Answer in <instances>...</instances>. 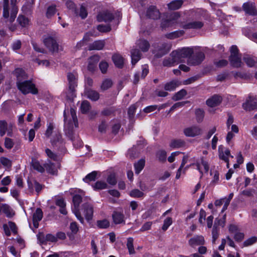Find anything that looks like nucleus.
I'll use <instances>...</instances> for the list:
<instances>
[{
    "mask_svg": "<svg viewBox=\"0 0 257 257\" xmlns=\"http://www.w3.org/2000/svg\"><path fill=\"white\" fill-rule=\"evenodd\" d=\"M64 129L66 135L72 142L74 147L78 148L83 146V142L79 136L75 134L72 131V126L70 125L71 119L74 122L76 127L78 126L77 117L76 110L71 108L70 110H65L64 111Z\"/></svg>",
    "mask_w": 257,
    "mask_h": 257,
    "instance_id": "nucleus-1",
    "label": "nucleus"
},
{
    "mask_svg": "<svg viewBox=\"0 0 257 257\" xmlns=\"http://www.w3.org/2000/svg\"><path fill=\"white\" fill-rule=\"evenodd\" d=\"M17 0H11L10 3H4L3 17L7 23L14 22L18 9L16 5Z\"/></svg>",
    "mask_w": 257,
    "mask_h": 257,
    "instance_id": "nucleus-2",
    "label": "nucleus"
},
{
    "mask_svg": "<svg viewBox=\"0 0 257 257\" xmlns=\"http://www.w3.org/2000/svg\"><path fill=\"white\" fill-rule=\"evenodd\" d=\"M17 86L23 94L31 93L36 94L38 93V90L35 87V84L30 80H25L22 81H17Z\"/></svg>",
    "mask_w": 257,
    "mask_h": 257,
    "instance_id": "nucleus-3",
    "label": "nucleus"
},
{
    "mask_svg": "<svg viewBox=\"0 0 257 257\" xmlns=\"http://www.w3.org/2000/svg\"><path fill=\"white\" fill-rule=\"evenodd\" d=\"M193 50L190 48H183L172 52V56L176 57L178 63L184 61V59L189 57L193 54Z\"/></svg>",
    "mask_w": 257,
    "mask_h": 257,
    "instance_id": "nucleus-4",
    "label": "nucleus"
},
{
    "mask_svg": "<svg viewBox=\"0 0 257 257\" xmlns=\"http://www.w3.org/2000/svg\"><path fill=\"white\" fill-rule=\"evenodd\" d=\"M203 130L197 125H193L184 129V134L187 137L194 138L201 136L203 134Z\"/></svg>",
    "mask_w": 257,
    "mask_h": 257,
    "instance_id": "nucleus-5",
    "label": "nucleus"
},
{
    "mask_svg": "<svg viewBox=\"0 0 257 257\" xmlns=\"http://www.w3.org/2000/svg\"><path fill=\"white\" fill-rule=\"evenodd\" d=\"M81 201L82 197L80 195L76 194L74 195L73 197V202L74 204V208L73 209V211L77 218L80 221L81 223H83L84 222V219L83 217L81 216L78 210L79 206Z\"/></svg>",
    "mask_w": 257,
    "mask_h": 257,
    "instance_id": "nucleus-6",
    "label": "nucleus"
},
{
    "mask_svg": "<svg viewBox=\"0 0 257 257\" xmlns=\"http://www.w3.org/2000/svg\"><path fill=\"white\" fill-rule=\"evenodd\" d=\"M218 153L219 159L226 162V167L227 168H229V157H233L232 156L230 155L229 150L228 149L224 148L222 146H220L218 147Z\"/></svg>",
    "mask_w": 257,
    "mask_h": 257,
    "instance_id": "nucleus-7",
    "label": "nucleus"
},
{
    "mask_svg": "<svg viewBox=\"0 0 257 257\" xmlns=\"http://www.w3.org/2000/svg\"><path fill=\"white\" fill-rule=\"evenodd\" d=\"M244 110L251 111L257 109V100L251 96H249L245 103L242 104Z\"/></svg>",
    "mask_w": 257,
    "mask_h": 257,
    "instance_id": "nucleus-8",
    "label": "nucleus"
},
{
    "mask_svg": "<svg viewBox=\"0 0 257 257\" xmlns=\"http://www.w3.org/2000/svg\"><path fill=\"white\" fill-rule=\"evenodd\" d=\"M45 45L51 51L55 52L58 49V45L55 40L51 37H48L43 40Z\"/></svg>",
    "mask_w": 257,
    "mask_h": 257,
    "instance_id": "nucleus-9",
    "label": "nucleus"
},
{
    "mask_svg": "<svg viewBox=\"0 0 257 257\" xmlns=\"http://www.w3.org/2000/svg\"><path fill=\"white\" fill-rule=\"evenodd\" d=\"M51 144L54 147H57L58 149H62L64 146L63 141L61 135L59 132L56 133L51 140Z\"/></svg>",
    "mask_w": 257,
    "mask_h": 257,
    "instance_id": "nucleus-10",
    "label": "nucleus"
},
{
    "mask_svg": "<svg viewBox=\"0 0 257 257\" xmlns=\"http://www.w3.org/2000/svg\"><path fill=\"white\" fill-rule=\"evenodd\" d=\"M242 9L245 13L251 16L257 15V11L254 5L251 2L245 3L242 5Z\"/></svg>",
    "mask_w": 257,
    "mask_h": 257,
    "instance_id": "nucleus-11",
    "label": "nucleus"
},
{
    "mask_svg": "<svg viewBox=\"0 0 257 257\" xmlns=\"http://www.w3.org/2000/svg\"><path fill=\"white\" fill-rule=\"evenodd\" d=\"M222 100V97L217 94H215L206 100V104L209 107H215L219 105Z\"/></svg>",
    "mask_w": 257,
    "mask_h": 257,
    "instance_id": "nucleus-12",
    "label": "nucleus"
},
{
    "mask_svg": "<svg viewBox=\"0 0 257 257\" xmlns=\"http://www.w3.org/2000/svg\"><path fill=\"white\" fill-rule=\"evenodd\" d=\"M97 21L99 22H108L111 21L114 19V16L111 13L108 11H104L97 15Z\"/></svg>",
    "mask_w": 257,
    "mask_h": 257,
    "instance_id": "nucleus-13",
    "label": "nucleus"
},
{
    "mask_svg": "<svg viewBox=\"0 0 257 257\" xmlns=\"http://www.w3.org/2000/svg\"><path fill=\"white\" fill-rule=\"evenodd\" d=\"M12 125H8L5 120H0V136H3L7 132L8 136L11 137L12 135Z\"/></svg>",
    "mask_w": 257,
    "mask_h": 257,
    "instance_id": "nucleus-14",
    "label": "nucleus"
},
{
    "mask_svg": "<svg viewBox=\"0 0 257 257\" xmlns=\"http://www.w3.org/2000/svg\"><path fill=\"white\" fill-rule=\"evenodd\" d=\"M189 245L194 247L198 245H202L205 243V240L202 235H196L191 238L189 240Z\"/></svg>",
    "mask_w": 257,
    "mask_h": 257,
    "instance_id": "nucleus-15",
    "label": "nucleus"
},
{
    "mask_svg": "<svg viewBox=\"0 0 257 257\" xmlns=\"http://www.w3.org/2000/svg\"><path fill=\"white\" fill-rule=\"evenodd\" d=\"M204 25V23L200 21H193L187 24H182L181 27L185 29H199Z\"/></svg>",
    "mask_w": 257,
    "mask_h": 257,
    "instance_id": "nucleus-16",
    "label": "nucleus"
},
{
    "mask_svg": "<svg viewBox=\"0 0 257 257\" xmlns=\"http://www.w3.org/2000/svg\"><path fill=\"white\" fill-rule=\"evenodd\" d=\"M197 167V169L199 171L201 174V177L203 174V171L202 170V166L203 167L205 173H207L209 169V167L208 163L204 160L203 158H201L200 161H197L195 164Z\"/></svg>",
    "mask_w": 257,
    "mask_h": 257,
    "instance_id": "nucleus-17",
    "label": "nucleus"
},
{
    "mask_svg": "<svg viewBox=\"0 0 257 257\" xmlns=\"http://www.w3.org/2000/svg\"><path fill=\"white\" fill-rule=\"evenodd\" d=\"M147 16L154 20L158 19L160 17V13L156 7L150 6L147 10Z\"/></svg>",
    "mask_w": 257,
    "mask_h": 257,
    "instance_id": "nucleus-18",
    "label": "nucleus"
},
{
    "mask_svg": "<svg viewBox=\"0 0 257 257\" xmlns=\"http://www.w3.org/2000/svg\"><path fill=\"white\" fill-rule=\"evenodd\" d=\"M204 58V54L202 52H199L194 57L189 58L188 62L189 63L193 65H198L203 61Z\"/></svg>",
    "mask_w": 257,
    "mask_h": 257,
    "instance_id": "nucleus-19",
    "label": "nucleus"
},
{
    "mask_svg": "<svg viewBox=\"0 0 257 257\" xmlns=\"http://www.w3.org/2000/svg\"><path fill=\"white\" fill-rule=\"evenodd\" d=\"M43 215V212L40 208H37L33 215V225L35 228H38L39 222L41 220Z\"/></svg>",
    "mask_w": 257,
    "mask_h": 257,
    "instance_id": "nucleus-20",
    "label": "nucleus"
},
{
    "mask_svg": "<svg viewBox=\"0 0 257 257\" xmlns=\"http://www.w3.org/2000/svg\"><path fill=\"white\" fill-rule=\"evenodd\" d=\"M77 74L75 72H69L67 74V79L69 83V88L71 90L75 89L77 86L76 81Z\"/></svg>",
    "mask_w": 257,
    "mask_h": 257,
    "instance_id": "nucleus-21",
    "label": "nucleus"
},
{
    "mask_svg": "<svg viewBox=\"0 0 257 257\" xmlns=\"http://www.w3.org/2000/svg\"><path fill=\"white\" fill-rule=\"evenodd\" d=\"M112 217L115 224H120L124 222V216L121 211H114Z\"/></svg>",
    "mask_w": 257,
    "mask_h": 257,
    "instance_id": "nucleus-22",
    "label": "nucleus"
},
{
    "mask_svg": "<svg viewBox=\"0 0 257 257\" xmlns=\"http://www.w3.org/2000/svg\"><path fill=\"white\" fill-rule=\"evenodd\" d=\"M178 64L176 57L172 56V52L169 57L165 58L163 61V65L165 67H172Z\"/></svg>",
    "mask_w": 257,
    "mask_h": 257,
    "instance_id": "nucleus-23",
    "label": "nucleus"
},
{
    "mask_svg": "<svg viewBox=\"0 0 257 257\" xmlns=\"http://www.w3.org/2000/svg\"><path fill=\"white\" fill-rule=\"evenodd\" d=\"M99 56L98 55H94L89 58L88 59V69L90 71H93L96 66V64L99 60Z\"/></svg>",
    "mask_w": 257,
    "mask_h": 257,
    "instance_id": "nucleus-24",
    "label": "nucleus"
},
{
    "mask_svg": "<svg viewBox=\"0 0 257 257\" xmlns=\"http://www.w3.org/2000/svg\"><path fill=\"white\" fill-rule=\"evenodd\" d=\"M105 45L104 40H98L95 41L92 44H90L88 47L89 50H102Z\"/></svg>",
    "mask_w": 257,
    "mask_h": 257,
    "instance_id": "nucleus-25",
    "label": "nucleus"
},
{
    "mask_svg": "<svg viewBox=\"0 0 257 257\" xmlns=\"http://www.w3.org/2000/svg\"><path fill=\"white\" fill-rule=\"evenodd\" d=\"M14 74L17 77V81H22L28 78V76L22 68H17L14 71Z\"/></svg>",
    "mask_w": 257,
    "mask_h": 257,
    "instance_id": "nucleus-26",
    "label": "nucleus"
},
{
    "mask_svg": "<svg viewBox=\"0 0 257 257\" xmlns=\"http://www.w3.org/2000/svg\"><path fill=\"white\" fill-rule=\"evenodd\" d=\"M84 214L86 219L90 220L92 218L93 215V208L91 205L85 204L83 205Z\"/></svg>",
    "mask_w": 257,
    "mask_h": 257,
    "instance_id": "nucleus-27",
    "label": "nucleus"
},
{
    "mask_svg": "<svg viewBox=\"0 0 257 257\" xmlns=\"http://www.w3.org/2000/svg\"><path fill=\"white\" fill-rule=\"evenodd\" d=\"M229 60L231 65L233 67L238 68L241 67L242 62L241 57L239 55L230 56Z\"/></svg>",
    "mask_w": 257,
    "mask_h": 257,
    "instance_id": "nucleus-28",
    "label": "nucleus"
},
{
    "mask_svg": "<svg viewBox=\"0 0 257 257\" xmlns=\"http://www.w3.org/2000/svg\"><path fill=\"white\" fill-rule=\"evenodd\" d=\"M85 94L88 98L92 101H96L99 98V94L97 91L92 89L86 90Z\"/></svg>",
    "mask_w": 257,
    "mask_h": 257,
    "instance_id": "nucleus-29",
    "label": "nucleus"
},
{
    "mask_svg": "<svg viewBox=\"0 0 257 257\" xmlns=\"http://www.w3.org/2000/svg\"><path fill=\"white\" fill-rule=\"evenodd\" d=\"M141 53L138 49H135L131 51L132 63L135 65L141 59Z\"/></svg>",
    "mask_w": 257,
    "mask_h": 257,
    "instance_id": "nucleus-30",
    "label": "nucleus"
},
{
    "mask_svg": "<svg viewBox=\"0 0 257 257\" xmlns=\"http://www.w3.org/2000/svg\"><path fill=\"white\" fill-rule=\"evenodd\" d=\"M185 141L182 139H175L172 140L170 144V147L173 149H178L185 146Z\"/></svg>",
    "mask_w": 257,
    "mask_h": 257,
    "instance_id": "nucleus-31",
    "label": "nucleus"
},
{
    "mask_svg": "<svg viewBox=\"0 0 257 257\" xmlns=\"http://www.w3.org/2000/svg\"><path fill=\"white\" fill-rule=\"evenodd\" d=\"M112 59L116 67L118 68H121L122 67L124 60L121 55L117 54H114L112 56Z\"/></svg>",
    "mask_w": 257,
    "mask_h": 257,
    "instance_id": "nucleus-32",
    "label": "nucleus"
},
{
    "mask_svg": "<svg viewBox=\"0 0 257 257\" xmlns=\"http://www.w3.org/2000/svg\"><path fill=\"white\" fill-rule=\"evenodd\" d=\"M137 46L143 51H147L150 48V44L147 40H139L137 43Z\"/></svg>",
    "mask_w": 257,
    "mask_h": 257,
    "instance_id": "nucleus-33",
    "label": "nucleus"
},
{
    "mask_svg": "<svg viewBox=\"0 0 257 257\" xmlns=\"http://www.w3.org/2000/svg\"><path fill=\"white\" fill-rule=\"evenodd\" d=\"M56 204L60 207V212L61 213L66 215L67 211L65 209L66 203L63 198H58L56 200Z\"/></svg>",
    "mask_w": 257,
    "mask_h": 257,
    "instance_id": "nucleus-34",
    "label": "nucleus"
},
{
    "mask_svg": "<svg viewBox=\"0 0 257 257\" xmlns=\"http://www.w3.org/2000/svg\"><path fill=\"white\" fill-rule=\"evenodd\" d=\"M179 82L177 80H173L167 83L164 86V88L167 91H173L179 85Z\"/></svg>",
    "mask_w": 257,
    "mask_h": 257,
    "instance_id": "nucleus-35",
    "label": "nucleus"
},
{
    "mask_svg": "<svg viewBox=\"0 0 257 257\" xmlns=\"http://www.w3.org/2000/svg\"><path fill=\"white\" fill-rule=\"evenodd\" d=\"M145 165V159H142L134 164L135 173L139 174L143 169Z\"/></svg>",
    "mask_w": 257,
    "mask_h": 257,
    "instance_id": "nucleus-36",
    "label": "nucleus"
},
{
    "mask_svg": "<svg viewBox=\"0 0 257 257\" xmlns=\"http://www.w3.org/2000/svg\"><path fill=\"white\" fill-rule=\"evenodd\" d=\"M31 165L34 169L40 173H43L45 171V167L42 166L39 161L35 159H32Z\"/></svg>",
    "mask_w": 257,
    "mask_h": 257,
    "instance_id": "nucleus-37",
    "label": "nucleus"
},
{
    "mask_svg": "<svg viewBox=\"0 0 257 257\" xmlns=\"http://www.w3.org/2000/svg\"><path fill=\"white\" fill-rule=\"evenodd\" d=\"M183 4V1L181 0H176L172 1L169 4H168V7L169 9L175 10L181 8Z\"/></svg>",
    "mask_w": 257,
    "mask_h": 257,
    "instance_id": "nucleus-38",
    "label": "nucleus"
},
{
    "mask_svg": "<svg viewBox=\"0 0 257 257\" xmlns=\"http://www.w3.org/2000/svg\"><path fill=\"white\" fill-rule=\"evenodd\" d=\"M244 61L249 67L253 66L255 63L257 61V58L249 56V55H245L243 58Z\"/></svg>",
    "mask_w": 257,
    "mask_h": 257,
    "instance_id": "nucleus-39",
    "label": "nucleus"
},
{
    "mask_svg": "<svg viewBox=\"0 0 257 257\" xmlns=\"http://www.w3.org/2000/svg\"><path fill=\"white\" fill-rule=\"evenodd\" d=\"M45 169L49 173L53 175L57 174V170L53 163L49 162L44 165Z\"/></svg>",
    "mask_w": 257,
    "mask_h": 257,
    "instance_id": "nucleus-40",
    "label": "nucleus"
},
{
    "mask_svg": "<svg viewBox=\"0 0 257 257\" xmlns=\"http://www.w3.org/2000/svg\"><path fill=\"white\" fill-rule=\"evenodd\" d=\"M92 187L95 190L105 189L107 188V184L103 181H98L92 185Z\"/></svg>",
    "mask_w": 257,
    "mask_h": 257,
    "instance_id": "nucleus-41",
    "label": "nucleus"
},
{
    "mask_svg": "<svg viewBox=\"0 0 257 257\" xmlns=\"http://www.w3.org/2000/svg\"><path fill=\"white\" fill-rule=\"evenodd\" d=\"M184 33V32L183 31H176L167 34L165 36L168 39H174L182 36Z\"/></svg>",
    "mask_w": 257,
    "mask_h": 257,
    "instance_id": "nucleus-42",
    "label": "nucleus"
},
{
    "mask_svg": "<svg viewBox=\"0 0 257 257\" xmlns=\"http://www.w3.org/2000/svg\"><path fill=\"white\" fill-rule=\"evenodd\" d=\"M0 212H3L8 217L12 216L11 208L9 205L6 204H0Z\"/></svg>",
    "mask_w": 257,
    "mask_h": 257,
    "instance_id": "nucleus-43",
    "label": "nucleus"
},
{
    "mask_svg": "<svg viewBox=\"0 0 257 257\" xmlns=\"http://www.w3.org/2000/svg\"><path fill=\"white\" fill-rule=\"evenodd\" d=\"M17 21L22 27H26L29 24V19L24 16H19L17 19Z\"/></svg>",
    "mask_w": 257,
    "mask_h": 257,
    "instance_id": "nucleus-44",
    "label": "nucleus"
},
{
    "mask_svg": "<svg viewBox=\"0 0 257 257\" xmlns=\"http://www.w3.org/2000/svg\"><path fill=\"white\" fill-rule=\"evenodd\" d=\"M113 84L112 80L110 79H104L101 85V89L103 91L106 90L110 88Z\"/></svg>",
    "mask_w": 257,
    "mask_h": 257,
    "instance_id": "nucleus-45",
    "label": "nucleus"
},
{
    "mask_svg": "<svg viewBox=\"0 0 257 257\" xmlns=\"http://www.w3.org/2000/svg\"><path fill=\"white\" fill-rule=\"evenodd\" d=\"M90 107V103L87 100H84L81 103L80 110L82 113H85L89 110Z\"/></svg>",
    "mask_w": 257,
    "mask_h": 257,
    "instance_id": "nucleus-46",
    "label": "nucleus"
},
{
    "mask_svg": "<svg viewBox=\"0 0 257 257\" xmlns=\"http://www.w3.org/2000/svg\"><path fill=\"white\" fill-rule=\"evenodd\" d=\"M56 13V6L55 5H51L47 8L46 15L47 18H51Z\"/></svg>",
    "mask_w": 257,
    "mask_h": 257,
    "instance_id": "nucleus-47",
    "label": "nucleus"
},
{
    "mask_svg": "<svg viewBox=\"0 0 257 257\" xmlns=\"http://www.w3.org/2000/svg\"><path fill=\"white\" fill-rule=\"evenodd\" d=\"M187 94V92L185 89H182L177 92L173 97V99L177 101L183 98Z\"/></svg>",
    "mask_w": 257,
    "mask_h": 257,
    "instance_id": "nucleus-48",
    "label": "nucleus"
},
{
    "mask_svg": "<svg viewBox=\"0 0 257 257\" xmlns=\"http://www.w3.org/2000/svg\"><path fill=\"white\" fill-rule=\"evenodd\" d=\"M144 195V193L142 191L137 189H134L130 192V195L134 198L143 197Z\"/></svg>",
    "mask_w": 257,
    "mask_h": 257,
    "instance_id": "nucleus-49",
    "label": "nucleus"
},
{
    "mask_svg": "<svg viewBox=\"0 0 257 257\" xmlns=\"http://www.w3.org/2000/svg\"><path fill=\"white\" fill-rule=\"evenodd\" d=\"M219 236V229L216 226V224H215L213 226V229L212 231V243L214 244L215 243V241L216 239L218 238Z\"/></svg>",
    "mask_w": 257,
    "mask_h": 257,
    "instance_id": "nucleus-50",
    "label": "nucleus"
},
{
    "mask_svg": "<svg viewBox=\"0 0 257 257\" xmlns=\"http://www.w3.org/2000/svg\"><path fill=\"white\" fill-rule=\"evenodd\" d=\"M45 153L47 154L48 157L54 161H57L58 159V156L57 154L54 153L51 150L49 149L45 150Z\"/></svg>",
    "mask_w": 257,
    "mask_h": 257,
    "instance_id": "nucleus-51",
    "label": "nucleus"
},
{
    "mask_svg": "<svg viewBox=\"0 0 257 257\" xmlns=\"http://www.w3.org/2000/svg\"><path fill=\"white\" fill-rule=\"evenodd\" d=\"M96 175L97 172L96 171H93L86 175L85 178L83 179V180L86 182L94 181L96 179Z\"/></svg>",
    "mask_w": 257,
    "mask_h": 257,
    "instance_id": "nucleus-52",
    "label": "nucleus"
},
{
    "mask_svg": "<svg viewBox=\"0 0 257 257\" xmlns=\"http://www.w3.org/2000/svg\"><path fill=\"white\" fill-rule=\"evenodd\" d=\"M204 111L202 109H197L196 110L195 114L197 122H200L202 121L204 115Z\"/></svg>",
    "mask_w": 257,
    "mask_h": 257,
    "instance_id": "nucleus-53",
    "label": "nucleus"
},
{
    "mask_svg": "<svg viewBox=\"0 0 257 257\" xmlns=\"http://www.w3.org/2000/svg\"><path fill=\"white\" fill-rule=\"evenodd\" d=\"M257 241L256 236H252L243 242L244 246H248L252 245Z\"/></svg>",
    "mask_w": 257,
    "mask_h": 257,
    "instance_id": "nucleus-54",
    "label": "nucleus"
},
{
    "mask_svg": "<svg viewBox=\"0 0 257 257\" xmlns=\"http://www.w3.org/2000/svg\"><path fill=\"white\" fill-rule=\"evenodd\" d=\"M126 246L130 254H133L135 252L133 238L130 237L127 239Z\"/></svg>",
    "mask_w": 257,
    "mask_h": 257,
    "instance_id": "nucleus-55",
    "label": "nucleus"
},
{
    "mask_svg": "<svg viewBox=\"0 0 257 257\" xmlns=\"http://www.w3.org/2000/svg\"><path fill=\"white\" fill-rule=\"evenodd\" d=\"M167 154L165 151L161 150L158 152L157 157L160 162H164L166 160Z\"/></svg>",
    "mask_w": 257,
    "mask_h": 257,
    "instance_id": "nucleus-56",
    "label": "nucleus"
},
{
    "mask_svg": "<svg viewBox=\"0 0 257 257\" xmlns=\"http://www.w3.org/2000/svg\"><path fill=\"white\" fill-rule=\"evenodd\" d=\"M97 226L101 228H106L109 226V222L106 219L98 220L97 222Z\"/></svg>",
    "mask_w": 257,
    "mask_h": 257,
    "instance_id": "nucleus-57",
    "label": "nucleus"
},
{
    "mask_svg": "<svg viewBox=\"0 0 257 257\" xmlns=\"http://www.w3.org/2000/svg\"><path fill=\"white\" fill-rule=\"evenodd\" d=\"M137 107L136 104H133L129 107L127 114L130 119H132L134 117Z\"/></svg>",
    "mask_w": 257,
    "mask_h": 257,
    "instance_id": "nucleus-58",
    "label": "nucleus"
},
{
    "mask_svg": "<svg viewBox=\"0 0 257 257\" xmlns=\"http://www.w3.org/2000/svg\"><path fill=\"white\" fill-rule=\"evenodd\" d=\"M162 46L163 47V49H161L160 50V56H162L166 54L168 52H169L170 50L171 47V45L169 44H164L162 45Z\"/></svg>",
    "mask_w": 257,
    "mask_h": 257,
    "instance_id": "nucleus-59",
    "label": "nucleus"
},
{
    "mask_svg": "<svg viewBox=\"0 0 257 257\" xmlns=\"http://www.w3.org/2000/svg\"><path fill=\"white\" fill-rule=\"evenodd\" d=\"M172 219L171 217H167L164 221V224L162 226V229L166 231L168 227L172 224Z\"/></svg>",
    "mask_w": 257,
    "mask_h": 257,
    "instance_id": "nucleus-60",
    "label": "nucleus"
},
{
    "mask_svg": "<svg viewBox=\"0 0 257 257\" xmlns=\"http://www.w3.org/2000/svg\"><path fill=\"white\" fill-rule=\"evenodd\" d=\"M115 111V108L113 107H109L104 109L101 112V114L104 116H109L113 114Z\"/></svg>",
    "mask_w": 257,
    "mask_h": 257,
    "instance_id": "nucleus-61",
    "label": "nucleus"
},
{
    "mask_svg": "<svg viewBox=\"0 0 257 257\" xmlns=\"http://www.w3.org/2000/svg\"><path fill=\"white\" fill-rule=\"evenodd\" d=\"M99 67L101 72L102 73H105L107 71L108 64L106 61H102L100 62Z\"/></svg>",
    "mask_w": 257,
    "mask_h": 257,
    "instance_id": "nucleus-62",
    "label": "nucleus"
},
{
    "mask_svg": "<svg viewBox=\"0 0 257 257\" xmlns=\"http://www.w3.org/2000/svg\"><path fill=\"white\" fill-rule=\"evenodd\" d=\"M97 30L101 32H108L111 30L109 25H99L97 26Z\"/></svg>",
    "mask_w": 257,
    "mask_h": 257,
    "instance_id": "nucleus-63",
    "label": "nucleus"
},
{
    "mask_svg": "<svg viewBox=\"0 0 257 257\" xmlns=\"http://www.w3.org/2000/svg\"><path fill=\"white\" fill-rule=\"evenodd\" d=\"M107 128V125L104 120H102L98 126V131L100 133H105Z\"/></svg>",
    "mask_w": 257,
    "mask_h": 257,
    "instance_id": "nucleus-64",
    "label": "nucleus"
}]
</instances>
